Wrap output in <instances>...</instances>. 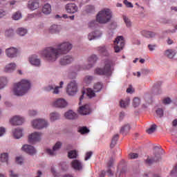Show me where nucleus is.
<instances>
[{
    "mask_svg": "<svg viewBox=\"0 0 177 177\" xmlns=\"http://www.w3.org/2000/svg\"><path fill=\"white\" fill-rule=\"evenodd\" d=\"M16 70V64L10 63L7 64L4 68L5 73H13Z\"/></svg>",
    "mask_w": 177,
    "mask_h": 177,
    "instance_id": "obj_24",
    "label": "nucleus"
},
{
    "mask_svg": "<svg viewBox=\"0 0 177 177\" xmlns=\"http://www.w3.org/2000/svg\"><path fill=\"white\" fill-rule=\"evenodd\" d=\"M10 176H11V177H19V176H18L17 174H15L13 173V171H10Z\"/></svg>",
    "mask_w": 177,
    "mask_h": 177,
    "instance_id": "obj_62",
    "label": "nucleus"
},
{
    "mask_svg": "<svg viewBox=\"0 0 177 177\" xmlns=\"http://www.w3.org/2000/svg\"><path fill=\"white\" fill-rule=\"evenodd\" d=\"M17 32L21 37H24V35H26V34L27 33V29H25L24 28H19L17 30Z\"/></svg>",
    "mask_w": 177,
    "mask_h": 177,
    "instance_id": "obj_42",
    "label": "nucleus"
},
{
    "mask_svg": "<svg viewBox=\"0 0 177 177\" xmlns=\"http://www.w3.org/2000/svg\"><path fill=\"white\" fill-rule=\"evenodd\" d=\"M77 156L78 153H77L76 150H72L68 153V158H77Z\"/></svg>",
    "mask_w": 177,
    "mask_h": 177,
    "instance_id": "obj_41",
    "label": "nucleus"
},
{
    "mask_svg": "<svg viewBox=\"0 0 177 177\" xmlns=\"http://www.w3.org/2000/svg\"><path fill=\"white\" fill-rule=\"evenodd\" d=\"M97 50L100 53L104 55V56H107L109 55V53H107V48H106L105 46L98 47Z\"/></svg>",
    "mask_w": 177,
    "mask_h": 177,
    "instance_id": "obj_36",
    "label": "nucleus"
},
{
    "mask_svg": "<svg viewBox=\"0 0 177 177\" xmlns=\"http://www.w3.org/2000/svg\"><path fill=\"white\" fill-rule=\"evenodd\" d=\"M173 127H177V120H174L172 122Z\"/></svg>",
    "mask_w": 177,
    "mask_h": 177,
    "instance_id": "obj_63",
    "label": "nucleus"
},
{
    "mask_svg": "<svg viewBox=\"0 0 177 177\" xmlns=\"http://www.w3.org/2000/svg\"><path fill=\"white\" fill-rule=\"evenodd\" d=\"M65 118H67V120H75L78 116L77 115V113H75L73 111H68V112L65 113Z\"/></svg>",
    "mask_w": 177,
    "mask_h": 177,
    "instance_id": "obj_26",
    "label": "nucleus"
},
{
    "mask_svg": "<svg viewBox=\"0 0 177 177\" xmlns=\"http://www.w3.org/2000/svg\"><path fill=\"white\" fill-rule=\"evenodd\" d=\"M111 20V11L109 9H104L98 12L96 16L95 21H91L88 24V27L90 28H95V27H97L99 24H106V23H109Z\"/></svg>",
    "mask_w": 177,
    "mask_h": 177,
    "instance_id": "obj_2",
    "label": "nucleus"
},
{
    "mask_svg": "<svg viewBox=\"0 0 177 177\" xmlns=\"http://www.w3.org/2000/svg\"><path fill=\"white\" fill-rule=\"evenodd\" d=\"M42 12L44 15H50V12H52V7L50 6V4H45L42 8Z\"/></svg>",
    "mask_w": 177,
    "mask_h": 177,
    "instance_id": "obj_28",
    "label": "nucleus"
},
{
    "mask_svg": "<svg viewBox=\"0 0 177 177\" xmlns=\"http://www.w3.org/2000/svg\"><path fill=\"white\" fill-rule=\"evenodd\" d=\"M130 130H131V126L129 124H126L121 127L120 133H122V135L125 136L129 132Z\"/></svg>",
    "mask_w": 177,
    "mask_h": 177,
    "instance_id": "obj_31",
    "label": "nucleus"
},
{
    "mask_svg": "<svg viewBox=\"0 0 177 177\" xmlns=\"http://www.w3.org/2000/svg\"><path fill=\"white\" fill-rule=\"evenodd\" d=\"M113 64V62L109 59H106L105 61V65L104 68H97L94 73L97 74V75H106V77H110L112 74L111 71V66Z\"/></svg>",
    "mask_w": 177,
    "mask_h": 177,
    "instance_id": "obj_4",
    "label": "nucleus"
},
{
    "mask_svg": "<svg viewBox=\"0 0 177 177\" xmlns=\"http://www.w3.org/2000/svg\"><path fill=\"white\" fill-rule=\"evenodd\" d=\"M140 34L141 35H142V37H145V38H155L157 35V33L146 30L141 31Z\"/></svg>",
    "mask_w": 177,
    "mask_h": 177,
    "instance_id": "obj_20",
    "label": "nucleus"
},
{
    "mask_svg": "<svg viewBox=\"0 0 177 177\" xmlns=\"http://www.w3.org/2000/svg\"><path fill=\"white\" fill-rule=\"evenodd\" d=\"M82 135H85V133H89V130L86 127H81L78 131Z\"/></svg>",
    "mask_w": 177,
    "mask_h": 177,
    "instance_id": "obj_44",
    "label": "nucleus"
},
{
    "mask_svg": "<svg viewBox=\"0 0 177 177\" xmlns=\"http://www.w3.org/2000/svg\"><path fill=\"white\" fill-rule=\"evenodd\" d=\"M53 106L59 108L66 107V106H67V102H66L64 99L59 98L53 103Z\"/></svg>",
    "mask_w": 177,
    "mask_h": 177,
    "instance_id": "obj_18",
    "label": "nucleus"
},
{
    "mask_svg": "<svg viewBox=\"0 0 177 177\" xmlns=\"http://www.w3.org/2000/svg\"><path fill=\"white\" fill-rule=\"evenodd\" d=\"M13 136L15 139H20L23 136V130L21 129H16L13 131Z\"/></svg>",
    "mask_w": 177,
    "mask_h": 177,
    "instance_id": "obj_29",
    "label": "nucleus"
},
{
    "mask_svg": "<svg viewBox=\"0 0 177 177\" xmlns=\"http://www.w3.org/2000/svg\"><path fill=\"white\" fill-rule=\"evenodd\" d=\"M92 151H88L86 153V157L84 158L85 161H88V160H89V158H91V157H92Z\"/></svg>",
    "mask_w": 177,
    "mask_h": 177,
    "instance_id": "obj_53",
    "label": "nucleus"
},
{
    "mask_svg": "<svg viewBox=\"0 0 177 177\" xmlns=\"http://www.w3.org/2000/svg\"><path fill=\"white\" fill-rule=\"evenodd\" d=\"M123 3L125 4L127 8H133V5L132 4V3L128 1V0H124Z\"/></svg>",
    "mask_w": 177,
    "mask_h": 177,
    "instance_id": "obj_50",
    "label": "nucleus"
},
{
    "mask_svg": "<svg viewBox=\"0 0 177 177\" xmlns=\"http://www.w3.org/2000/svg\"><path fill=\"white\" fill-rule=\"evenodd\" d=\"M88 65L84 68H83V70H89V68H92L93 65L97 62V57L95 55H93L89 57L88 58Z\"/></svg>",
    "mask_w": 177,
    "mask_h": 177,
    "instance_id": "obj_12",
    "label": "nucleus"
},
{
    "mask_svg": "<svg viewBox=\"0 0 177 177\" xmlns=\"http://www.w3.org/2000/svg\"><path fill=\"white\" fill-rule=\"evenodd\" d=\"M102 88H103V84L100 82H97L93 86L95 92H100V91H102Z\"/></svg>",
    "mask_w": 177,
    "mask_h": 177,
    "instance_id": "obj_38",
    "label": "nucleus"
},
{
    "mask_svg": "<svg viewBox=\"0 0 177 177\" xmlns=\"http://www.w3.org/2000/svg\"><path fill=\"white\" fill-rule=\"evenodd\" d=\"M122 19L124 20V22L125 23L127 27L128 28H131V27H132V22L131 21V19H129V18H128V17L123 15L122 16Z\"/></svg>",
    "mask_w": 177,
    "mask_h": 177,
    "instance_id": "obj_37",
    "label": "nucleus"
},
{
    "mask_svg": "<svg viewBox=\"0 0 177 177\" xmlns=\"http://www.w3.org/2000/svg\"><path fill=\"white\" fill-rule=\"evenodd\" d=\"M6 16V12L3 10H0V19H2V17H5Z\"/></svg>",
    "mask_w": 177,
    "mask_h": 177,
    "instance_id": "obj_55",
    "label": "nucleus"
},
{
    "mask_svg": "<svg viewBox=\"0 0 177 177\" xmlns=\"http://www.w3.org/2000/svg\"><path fill=\"white\" fill-rule=\"evenodd\" d=\"M62 30L60 26L56 24L51 25L48 28L49 34H59Z\"/></svg>",
    "mask_w": 177,
    "mask_h": 177,
    "instance_id": "obj_19",
    "label": "nucleus"
},
{
    "mask_svg": "<svg viewBox=\"0 0 177 177\" xmlns=\"http://www.w3.org/2000/svg\"><path fill=\"white\" fill-rule=\"evenodd\" d=\"M31 88V83L27 80H22L14 85L13 93L16 96H24Z\"/></svg>",
    "mask_w": 177,
    "mask_h": 177,
    "instance_id": "obj_3",
    "label": "nucleus"
},
{
    "mask_svg": "<svg viewBox=\"0 0 177 177\" xmlns=\"http://www.w3.org/2000/svg\"><path fill=\"white\" fill-rule=\"evenodd\" d=\"M157 128V125L152 124L149 129L147 130V133L149 134H151L156 131V129Z\"/></svg>",
    "mask_w": 177,
    "mask_h": 177,
    "instance_id": "obj_46",
    "label": "nucleus"
},
{
    "mask_svg": "<svg viewBox=\"0 0 177 177\" xmlns=\"http://www.w3.org/2000/svg\"><path fill=\"white\" fill-rule=\"evenodd\" d=\"M130 102L131 100H129V98H127L124 100H121L120 102V107H122V109H125V107H128V106H129Z\"/></svg>",
    "mask_w": 177,
    "mask_h": 177,
    "instance_id": "obj_33",
    "label": "nucleus"
},
{
    "mask_svg": "<svg viewBox=\"0 0 177 177\" xmlns=\"http://www.w3.org/2000/svg\"><path fill=\"white\" fill-rule=\"evenodd\" d=\"M21 149L23 151H25V153H27L30 156H32L35 154V153H37V150H35V148H34V147L31 145H24Z\"/></svg>",
    "mask_w": 177,
    "mask_h": 177,
    "instance_id": "obj_11",
    "label": "nucleus"
},
{
    "mask_svg": "<svg viewBox=\"0 0 177 177\" xmlns=\"http://www.w3.org/2000/svg\"><path fill=\"white\" fill-rule=\"evenodd\" d=\"M29 115H37V111H30Z\"/></svg>",
    "mask_w": 177,
    "mask_h": 177,
    "instance_id": "obj_58",
    "label": "nucleus"
},
{
    "mask_svg": "<svg viewBox=\"0 0 177 177\" xmlns=\"http://www.w3.org/2000/svg\"><path fill=\"white\" fill-rule=\"evenodd\" d=\"M6 84H8V80L6 77H0V89H3L6 86Z\"/></svg>",
    "mask_w": 177,
    "mask_h": 177,
    "instance_id": "obj_40",
    "label": "nucleus"
},
{
    "mask_svg": "<svg viewBox=\"0 0 177 177\" xmlns=\"http://www.w3.org/2000/svg\"><path fill=\"white\" fill-rule=\"evenodd\" d=\"M77 83L75 82H71L69 84H68L66 92L70 96H74L75 93H77Z\"/></svg>",
    "mask_w": 177,
    "mask_h": 177,
    "instance_id": "obj_7",
    "label": "nucleus"
},
{
    "mask_svg": "<svg viewBox=\"0 0 177 177\" xmlns=\"http://www.w3.org/2000/svg\"><path fill=\"white\" fill-rule=\"evenodd\" d=\"M62 147V142H57L53 147V150L47 149H46V153L47 154H49V156H55L56 154V151L59 150Z\"/></svg>",
    "mask_w": 177,
    "mask_h": 177,
    "instance_id": "obj_14",
    "label": "nucleus"
},
{
    "mask_svg": "<svg viewBox=\"0 0 177 177\" xmlns=\"http://www.w3.org/2000/svg\"><path fill=\"white\" fill-rule=\"evenodd\" d=\"M74 62V57L71 55H66L60 59L59 63L61 66H67Z\"/></svg>",
    "mask_w": 177,
    "mask_h": 177,
    "instance_id": "obj_9",
    "label": "nucleus"
},
{
    "mask_svg": "<svg viewBox=\"0 0 177 177\" xmlns=\"http://www.w3.org/2000/svg\"><path fill=\"white\" fill-rule=\"evenodd\" d=\"M23 161H24L23 157H17L16 158V162L17 164H19V165H21V164H23Z\"/></svg>",
    "mask_w": 177,
    "mask_h": 177,
    "instance_id": "obj_54",
    "label": "nucleus"
},
{
    "mask_svg": "<svg viewBox=\"0 0 177 177\" xmlns=\"http://www.w3.org/2000/svg\"><path fill=\"white\" fill-rule=\"evenodd\" d=\"M127 93H132L133 91H132V86H130L129 88L127 89Z\"/></svg>",
    "mask_w": 177,
    "mask_h": 177,
    "instance_id": "obj_59",
    "label": "nucleus"
},
{
    "mask_svg": "<svg viewBox=\"0 0 177 177\" xmlns=\"http://www.w3.org/2000/svg\"><path fill=\"white\" fill-rule=\"evenodd\" d=\"M119 138H120V135L115 134V136H113V137L112 138V140H111V149H113L114 147V146H115V145H117V142Z\"/></svg>",
    "mask_w": 177,
    "mask_h": 177,
    "instance_id": "obj_35",
    "label": "nucleus"
},
{
    "mask_svg": "<svg viewBox=\"0 0 177 177\" xmlns=\"http://www.w3.org/2000/svg\"><path fill=\"white\" fill-rule=\"evenodd\" d=\"M12 125H21L24 122V118L20 116H14L10 120Z\"/></svg>",
    "mask_w": 177,
    "mask_h": 177,
    "instance_id": "obj_13",
    "label": "nucleus"
},
{
    "mask_svg": "<svg viewBox=\"0 0 177 177\" xmlns=\"http://www.w3.org/2000/svg\"><path fill=\"white\" fill-rule=\"evenodd\" d=\"M102 37V32L100 30H96L94 33L91 32L88 35V41H92V39H96V38H100Z\"/></svg>",
    "mask_w": 177,
    "mask_h": 177,
    "instance_id": "obj_22",
    "label": "nucleus"
},
{
    "mask_svg": "<svg viewBox=\"0 0 177 177\" xmlns=\"http://www.w3.org/2000/svg\"><path fill=\"white\" fill-rule=\"evenodd\" d=\"M13 20H20L21 19V13L20 12H17L12 15Z\"/></svg>",
    "mask_w": 177,
    "mask_h": 177,
    "instance_id": "obj_45",
    "label": "nucleus"
},
{
    "mask_svg": "<svg viewBox=\"0 0 177 177\" xmlns=\"http://www.w3.org/2000/svg\"><path fill=\"white\" fill-rule=\"evenodd\" d=\"M8 155L7 153H1L0 160L1 162H8Z\"/></svg>",
    "mask_w": 177,
    "mask_h": 177,
    "instance_id": "obj_43",
    "label": "nucleus"
},
{
    "mask_svg": "<svg viewBox=\"0 0 177 177\" xmlns=\"http://www.w3.org/2000/svg\"><path fill=\"white\" fill-rule=\"evenodd\" d=\"M165 56L169 59H173L176 55V50H167L165 53Z\"/></svg>",
    "mask_w": 177,
    "mask_h": 177,
    "instance_id": "obj_32",
    "label": "nucleus"
},
{
    "mask_svg": "<svg viewBox=\"0 0 177 177\" xmlns=\"http://www.w3.org/2000/svg\"><path fill=\"white\" fill-rule=\"evenodd\" d=\"M171 102H172V100H171V98L169 97H166L162 100L164 104H169Z\"/></svg>",
    "mask_w": 177,
    "mask_h": 177,
    "instance_id": "obj_52",
    "label": "nucleus"
},
{
    "mask_svg": "<svg viewBox=\"0 0 177 177\" xmlns=\"http://www.w3.org/2000/svg\"><path fill=\"white\" fill-rule=\"evenodd\" d=\"M95 92L96 91H95V90L93 91V89L88 88L86 90V95L89 99H92V97H95L96 96Z\"/></svg>",
    "mask_w": 177,
    "mask_h": 177,
    "instance_id": "obj_34",
    "label": "nucleus"
},
{
    "mask_svg": "<svg viewBox=\"0 0 177 177\" xmlns=\"http://www.w3.org/2000/svg\"><path fill=\"white\" fill-rule=\"evenodd\" d=\"M32 125L35 129H42V128H46L48 127V122L45 120L37 119L33 120Z\"/></svg>",
    "mask_w": 177,
    "mask_h": 177,
    "instance_id": "obj_6",
    "label": "nucleus"
},
{
    "mask_svg": "<svg viewBox=\"0 0 177 177\" xmlns=\"http://www.w3.org/2000/svg\"><path fill=\"white\" fill-rule=\"evenodd\" d=\"M93 80V77L88 75V76H86V77L84 78V82L87 84H91Z\"/></svg>",
    "mask_w": 177,
    "mask_h": 177,
    "instance_id": "obj_48",
    "label": "nucleus"
},
{
    "mask_svg": "<svg viewBox=\"0 0 177 177\" xmlns=\"http://www.w3.org/2000/svg\"><path fill=\"white\" fill-rule=\"evenodd\" d=\"M105 175H106V172L105 171H102V173H101V174H100V177H104L105 176Z\"/></svg>",
    "mask_w": 177,
    "mask_h": 177,
    "instance_id": "obj_64",
    "label": "nucleus"
},
{
    "mask_svg": "<svg viewBox=\"0 0 177 177\" xmlns=\"http://www.w3.org/2000/svg\"><path fill=\"white\" fill-rule=\"evenodd\" d=\"M60 118V115L57 113H51L50 114V121H56V120H59Z\"/></svg>",
    "mask_w": 177,
    "mask_h": 177,
    "instance_id": "obj_39",
    "label": "nucleus"
},
{
    "mask_svg": "<svg viewBox=\"0 0 177 177\" xmlns=\"http://www.w3.org/2000/svg\"><path fill=\"white\" fill-rule=\"evenodd\" d=\"M129 157L131 160H133L135 158H138L139 157V155L138 153H129Z\"/></svg>",
    "mask_w": 177,
    "mask_h": 177,
    "instance_id": "obj_51",
    "label": "nucleus"
},
{
    "mask_svg": "<svg viewBox=\"0 0 177 177\" xmlns=\"http://www.w3.org/2000/svg\"><path fill=\"white\" fill-rule=\"evenodd\" d=\"M5 132H6V131L5 130V128L0 127V136H2V135H3Z\"/></svg>",
    "mask_w": 177,
    "mask_h": 177,
    "instance_id": "obj_57",
    "label": "nucleus"
},
{
    "mask_svg": "<svg viewBox=\"0 0 177 177\" xmlns=\"http://www.w3.org/2000/svg\"><path fill=\"white\" fill-rule=\"evenodd\" d=\"M167 44H168V45H172V44H174V41L172 39H171L170 38H168Z\"/></svg>",
    "mask_w": 177,
    "mask_h": 177,
    "instance_id": "obj_61",
    "label": "nucleus"
},
{
    "mask_svg": "<svg viewBox=\"0 0 177 177\" xmlns=\"http://www.w3.org/2000/svg\"><path fill=\"white\" fill-rule=\"evenodd\" d=\"M156 114H157V115H158V117H160V118H161V117H162V115H164V111H162V109H158L156 110Z\"/></svg>",
    "mask_w": 177,
    "mask_h": 177,
    "instance_id": "obj_49",
    "label": "nucleus"
},
{
    "mask_svg": "<svg viewBox=\"0 0 177 177\" xmlns=\"http://www.w3.org/2000/svg\"><path fill=\"white\" fill-rule=\"evenodd\" d=\"M41 136H42V133H32L28 136L29 143L34 144L35 142H39V140H41Z\"/></svg>",
    "mask_w": 177,
    "mask_h": 177,
    "instance_id": "obj_8",
    "label": "nucleus"
},
{
    "mask_svg": "<svg viewBox=\"0 0 177 177\" xmlns=\"http://www.w3.org/2000/svg\"><path fill=\"white\" fill-rule=\"evenodd\" d=\"M85 92H82V95H81L80 98V103L79 104H81V102H82V100H84V95Z\"/></svg>",
    "mask_w": 177,
    "mask_h": 177,
    "instance_id": "obj_60",
    "label": "nucleus"
},
{
    "mask_svg": "<svg viewBox=\"0 0 177 177\" xmlns=\"http://www.w3.org/2000/svg\"><path fill=\"white\" fill-rule=\"evenodd\" d=\"M73 49V44L70 42H63L57 46V48L47 47L41 51V55L48 62H56L59 55L68 53Z\"/></svg>",
    "mask_w": 177,
    "mask_h": 177,
    "instance_id": "obj_1",
    "label": "nucleus"
},
{
    "mask_svg": "<svg viewBox=\"0 0 177 177\" xmlns=\"http://www.w3.org/2000/svg\"><path fill=\"white\" fill-rule=\"evenodd\" d=\"M113 164H114V159L113 158H111L109 159V160L108 161V162L106 163V166L108 168L107 174H108V176H109V177H111L114 175L113 174V172L111 171V170L110 169V168H111V167H113Z\"/></svg>",
    "mask_w": 177,
    "mask_h": 177,
    "instance_id": "obj_25",
    "label": "nucleus"
},
{
    "mask_svg": "<svg viewBox=\"0 0 177 177\" xmlns=\"http://www.w3.org/2000/svg\"><path fill=\"white\" fill-rule=\"evenodd\" d=\"M28 7L30 10H35L39 8V1L38 0H30L28 1Z\"/></svg>",
    "mask_w": 177,
    "mask_h": 177,
    "instance_id": "obj_17",
    "label": "nucleus"
},
{
    "mask_svg": "<svg viewBox=\"0 0 177 177\" xmlns=\"http://www.w3.org/2000/svg\"><path fill=\"white\" fill-rule=\"evenodd\" d=\"M65 9L67 13L74 14L78 12V6L75 3H68L66 5Z\"/></svg>",
    "mask_w": 177,
    "mask_h": 177,
    "instance_id": "obj_10",
    "label": "nucleus"
},
{
    "mask_svg": "<svg viewBox=\"0 0 177 177\" xmlns=\"http://www.w3.org/2000/svg\"><path fill=\"white\" fill-rule=\"evenodd\" d=\"M148 48H149V50H151V52H153V50H154V49H156V45L149 44L148 46Z\"/></svg>",
    "mask_w": 177,
    "mask_h": 177,
    "instance_id": "obj_56",
    "label": "nucleus"
},
{
    "mask_svg": "<svg viewBox=\"0 0 177 177\" xmlns=\"http://www.w3.org/2000/svg\"><path fill=\"white\" fill-rule=\"evenodd\" d=\"M71 166L73 167V169H75L76 171H81V169H82V164L78 160H73Z\"/></svg>",
    "mask_w": 177,
    "mask_h": 177,
    "instance_id": "obj_23",
    "label": "nucleus"
},
{
    "mask_svg": "<svg viewBox=\"0 0 177 177\" xmlns=\"http://www.w3.org/2000/svg\"><path fill=\"white\" fill-rule=\"evenodd\" d=\"M6 53L8 57H11V58L16 57V56L17 55V49H16L15 48H13V47L8 48L6 50Z\"/></svg>",
    "mask_w": 177,
    "mask_h": 177,
    "instance_id": "obj_21",
    "label": "nucleus"
},
{
    "mask_svg": "<svg viewBox=\"0 0 177 177\" xmlns=\"http://www.w3.org/2000/svg\"><path fill=\"white\" fill-rule=\"evenodd\" d=\"M29 62L32 66H36L37 67L41 66V59H38V57L35 55L29 57Z\"/></svg>",
    "mask_w": 177,
    "mask_h": 177,
    "instance_id": "obj_16",
    "label": "nucleus"
},
{
    "mask_svg": "<svg viewBox=\"0 0 177 177\" xmlns=\"http://www.w3.org/2000/svg\"><path fill=\"white\" fill-rule=\"evenodd\" d=\"M78 112L82 115H87V114H91V106L88 104L80 106L79 108Z\"/></svg>",
    "mask_w": 177,
    "mask_h": 177,
    "instance_id": "obj_15",
    "label": "nucleus"
},
{
    "mask_svg": "<svg viewBox=\"0 0 177 177\" xmlns=\"http://www.w3.org/2000/svg\"><path fill=\"white\" fill-rule=\"evenodd\" d=\"M160 158H161V156H160V154H158V155L155 156L154 158H148L145 160V162H146V164H148L149 165H151V164H153V162H157V161H158V160H160Z\"/></svg>",
    "mask_w": 177,
    "mask_h": 177,
    "instance_id": "obj_27",
    "label": "nucleus"
},
{
    "mask_svg": "<svg viewBox=\"0 0 177 177\" xmlns=\"http://www.w3.org/2000/svg\"><path fill=\"white\" fill-rule=\"evenodd\" d=\"M140 104V99L138 97H135L133 100V107H138Z\"/></svg>",
    "mask_w": 177,
    "mask_h": 177,
    "instance_id": "obj_47",
    "label": "nucleus"
},
{
    "mask_svg": "<svg viewBox=\"0 0 177 177\" xmlns=\"http://www.w3.org/2000/svg\"><path fill=\"white\" fill-rule=\"evenodd\" d=\"M114 49L115 53H118L120 50H122L124 49V46H125V41L124 40V37L122 36H118L116 37L114 41Z\"/></svg>",
    "mask_w": 177,
    "mask_h": 177,
    "instance_id": "obj_5",
    "label": "nucleus"
},
{
    "mask_svg": "<svg viewBox=\"0 0 177 177\" xmlns=\"http://www.w3.org/2000/svg\"><path fill=\"white\" fill-rule=\"evenodd\" d=\"M63 84H64L63 82H60L59 83L60 86L53 87V86H49L48 88H47V91H52V89H53V93L57 94L59 93V89H60V88L63 86Z\"/></svg>",
    "mask_w": 177,
    "mask_h": 177,
    "instance_id": "obj_30",
    "label": "nucleus"
}]
</instances>
